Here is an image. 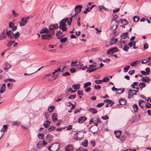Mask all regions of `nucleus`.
I'll list each match as a JSON object with an SVG mask.
<instances>
[{
    "label": "nucleus",
    "instance_id": "obj_11",
    "mask_svg": "<svg viewBox=\"0 0 151 151\" xmlns=\"http://www.w3.org/2000/svg\"><path fill=\"white\" fill-rule=\"evenodd\" d=\"M53 136L50 134H47L45 137V139L48 142H50L52 140Z\"/></svg>",
    "mask_w": 151,
    "mask_h": 151
},
{
    "label": "nucleus",
    "instance_id": "obj_1",
    "mask_svg": "<svg viewBox=\"0 0 151 151\" xmlns=\"http://www.w3.org/2000/svg\"><path fill=\"white\" fill-rule=\"evenodd\" d=\"M72 22V17H70L69 19L68 17L63 19L60 21L58 28L63 32L66 31L67 29V28L66 27V22H67L68 25H70Z\"/></svg>",
    "mask_w": 151,
    "mask_h": 151
},
{
    "label": "nucleus",
    "instance_id": "obj_7",
    "mask_svg": "<svg viewBox=\"0 0 151 151\" xmlns=\"http://www.w3.org/2000/svg\"><path fill=\"white\" fill-rule=\"evenodd\" d=\"M98 126H93L91 127L90 130L92 133L95 134L98 131Z\"/></svg>",
    "mask_w": 151,
    "mask_h": 151
},
{
    "label": "nucleus",
    "instance_id": "obj_58",
    "mask_svg": "<svg viewBox=\"0 0 151 151\" xmlns=\"http://www.w3.org/2000/svg\"><path fill=\"white\" fill-rule=\"evenodd\" d=\"M85 88V91L87 92H89L91 89V88L90 87H86Z\"/></svg>",
    "mask_w": 151,
    "mask_h": 151
},
{
    "label": "nucleus",
    "instance_id": "obj_30",
    "mask_svg": "<svg viewBox=\"0 0 151 151\" xmlns=\"http://www.w3.org/2000/svg\"><path fill=\"white\" fill-rule=\"evenodd\" d=\"M133 110L135 112H136L138 109V107L137 105L134 104L133 105Z\"/></svg>",
    "mask_w": 151,
    "mask_h": 151
},
{
    "label": "nucleus",
    "instance_id": "obj_24",
    "mask_svg": "<svg viewBox=\"0 0 151 151\" xmlns=\"http://www.w3.org/2000/svg\"><path fill=\"white\" fill-rule=\"evenodd\" d=\"M88 111L92 114H95L97 113V111L94 108H91L88 109Z\"/></svg>",
    "mask_w": 151,
    "mask_h": 151
},
{
    "label": "nucleus",
    "instance_id": "obj_2",
    "mask_svg": "<svg viewBox=\"0 0 151 151\" xmlns=\"http://www.w3.org/2000/svg\"><path fill=\"white\" fill-rule=\"evenodd\" d=\"M55 33L54 31H50L49 29H48L47 27H45L42 29L40 32V33L42 34L43 33H50L52 35H53Z\"/></svg>",
    "mask_w": 151,
    "mask_h": 151
},
{
    "label": "nucleus",
    "instance_id": "obj_36",
    "mask_svg": "<svg viewBox=\"0 0 151 151\" xmlns=\"http://www.w3.org/2000/svg\"><path fill=\"white\" fill-rule=\"evenodd\" d=\"M129 48V47L128 45L127 44H126L124 45V47L123 48V50L125 51H128Z\"/></svg>",
    "mask_w": 151,
    "mask_h": 151
},
{
    "label": "nucleus",
    "instance_id": "obj_23",
    "mask_svg": "<svg viewBox=\"0 0 151 151\" xmlns=\"http://www.w3.org/2000/svg\"><path fill=\"white\" fill-rule=\"evenodd\" d=\"M11 66L8 63H5V67L4 68V70H8L9 68H11Z\"/></svg>",
    "mask_w": 151,
    "mask_h": 151
},
{
    "label": "nucleus",
    "instance_id": "obj_49",
    "mask_svg": "<svg viewBox=\"0 0 151 151\" xmlns=\"http://www.w3.org/2000/svg\"><path fill=\"white\" fill-rule=\"evenodd\" d=\"M104 102L108 104H111L112 102V101L110 99H106L104 100Z\"/></svg>",
    "mask_w": 151,
    "mask_h": 151
},
{
    "label": "nucleus",
    "instance_id": "obj_32",
    "mask_svg": "<svg viewBox=\"0 0 151 151\" xmlns=\"http://www.w3.org/2000/svg\"><path fill=\"white\" fill-rule=\"evenodd\" d=\"M12 14L13 16L14 17H17L19 15V14L17 13L14 10H12Z\"/></svg>",
    "mask_w": 151,
    "mask_h": 151
},
{
    "label": "nucleus",
    "instance_id": "obj_53",
    "mask_svg": "<svg viewBox=\"0 0 151 151\" xmlns=\"http://www.w3.org/2000/svg\"><path fill=\"white\" fill-rule=\"evenodd\" d=\"M76 95H71L68 97V99H75L76 98Z\"/></svg>",
    "mask_w": 151,
    "mask_h": 151
},
{
    "label": "nucleus",
    "instance_id": "obj_26",
    "mask_svg": "<svg viewBox=\"0 0 151 151\" xmlns=\"http://www.w3.org/2000/svg\"><path fill=\"white\" fill-rule=\"evenodd\" d=\"M99 10L101 11H102V9H104L106 11H108V9L105 7L103 6H98Z\"/></svg>",
    "mask_w": 151,
    "mask_h": 151
},
{
    "label": "nucleus",
    "instance_id": "obj_51",
    "mask_svg": "<svg viewBox=\"0 0 151 151\" xmlns=\"http://www.w3.org/2000/svg\"><path fill=\"white\" fill-rule=\"evenodd\" d=\"M55 128H56L55 127L53 126H51L48 129V131L49 132H50L54 130Z\"/></svg>",
    "mask_w": 151,
    "mask_h": 151
},
{
    "label": "nucleus",
    "instance_id": "obj_17",
    "mask_svg": "<svg viewBox=\"0 0 151 151\" xmlns=\"http://www.w3.org/2000/svg\"><path fill=\"white\" fill-rule=\"evenodd\" d=\"M141 80L144 82L146 83L149 82L150 80V78L148 77H145L144 78H142Z\"/></svg>",
    "mask_w": 151,
    "mask_h": 151
},
{
    "label": "nucleus",
    "instance_id": "obj_55",
    "mask_svg": "<svg viewBox=\"0 0 151 151\" xmlns=\"http://www.w3.org/2000/svg\"><path fill=\"white\" fill-rule=\"evenodd\" d=\"M78 66V67L80 68L81 69L83 70L85 69V66H83V65H81V64H79Z\"/></svg>",
    "mask_w": 151,
    "mask_h": 151
},
{
    "label": "nucleus",
    "instance_id": "obj_6",
    "mask_svg": "<svg viewBox=\"0 0 151 151\" xmlns=\"http://www.w3.org/2000/svg\"><path fill=\"white\" fill-rule=\"evenodd\" d=\"M50 34H43L41 35V37L43 40H50L51 39L52 36Z\"/></svg>",
    "mask_w": 151,
    "mask_h": 151
},
{
    "label": "nucleus",
    "instance_id": "obj_52",
    "mask_svg": "<svg viewBox=\"0 0 151 151\" xmlns=\"http://www.w3.org/2000/svg\"><path fill=\"white\" fill-rule=\"evenodd\" d=\"M45 116L47 120H48L50 116V115L48 113L46 112L45 113Z\"/></svg>",
    "mask_w": 151,
    "mask_h": 151
},
{
    "label": "nucleus",
    "instance_id": "obj_29",
    "mask_svg": "<svg viewBox=\"0 0 151 151\" xmlns=\"http://www.w3.org/2000/svg\"><path fill=\"white\" fill-rule=\"evenodd\" d=\"M55 109V106H50L48 108V110L50 112L53 111Z\"/></svg>",
    "mask_w": 151,
    "mask_h": 151
},
{
    "label": "nucleus",
    "instance_id": "obj_46",
    "mask_svg": "<svg viewBox=\"0 0 151 151\" xmlns=\"http://www.w3.org/2000/svg\"><path fill=\"white\" fill-rule=\"evenodd\" d=\"M151 104L149 102L146 103L145 105V107L147 108H150L151 107Z\"/></svg>",
    "mask_w": 151,
    "mask_h": 151
},
{
    "label": "nucleus",
    "instance_id": "obj_60",
    "mask_svg": "<svg viewBox=\"0 0 151 151\" xmlns=\"http://www.w3.org/2000/svg\"><path fill=\"white\" fill-rule=\"evenodd\" d=\"M61 71V69L60 68H59L57 70H55V71L52 73L53 75L55 74L58 72H60Z\"/></svg>",
    "mask_w": 151,
    "mask_h": 151
},
{
    "label": "nucleus",
    "instance_id": "obj_35",
    "mask_svg": "<svg viewBox=\"0 0 151 151\" xmlns=\"http://www.w3.org/2000/svg\"><path fill=\"white\" fill-rule=\"evenodd\" d=\"M139 87H140L141 90H142V88H144L145 86V84L144 83H140L139 85Z\"/></svg>",
    "mask_w": 151,
    "mask_h": 151
},
{
    "label": "nucleus",
    "instance_id": "obj_47",
    "mask_svg": "<svg viewBox=\"0 0 151 151\" xmlns=\"http://www.w3.org/2000/svg\"><path fill=\"white\" fill-rule=\"evenodd\" d=\"M120 21H121V23L125 24H126L127 23V21L125 19H121Z\"/></svg>",
    "mask_w": 151,
    "mask_h": 151
},
{
    "label": "nucleus",
    "instance_id": "obj_18",
    "mask_svg": "<svg viewBox=\"0 0 151 151\" xmlns=\"http://www.w3.org/2000/svg\"><path fill=\"white\" fill-rule=\"evenodd\" d=\"M119 102L120 104L123 105L126 104L127 101L124 99L122 98L119 100Z\"/></svg>",
    "mask_w": 151,
    "mask_h": 151
},
{
    "label": "nucleus",
    "instance_id": "obj_10",
    "mask_svg": "<svg viewBox=\"0 0 151 151\" xmlns=\"http://www.w3.org/2000/svg\"><path fill=\"white\" fill-rule=\"evenodd\" d=\"M134 91H135L134 90H132L130 89L129 90L128 92V98L130 99L132 98L134 95H135Z\"/></svg>",
    "mask_w": 151,
    "mask_h": 151
},
{
    "label": "nucleus",
    "instance_id": "obj_42",
    "mask_svg": "<svg viewBox=\"0 0 151 151\" xmlns=\"http://www.w3.org/2000/svg\"><path fill=\"white\" fill-rule=\"evenodd\" d=\"M102 80L103 82H108L109 81V79L108 77H105Z\"/></svg>",
    "mask_w": 151,
    "mask_h": 151
},
{
    "label": "nucleus",
    "instance_id": "obj_44",
    "mask_svg": "<svg viewBox=\"0 0 151 151\" xmlns=\"http://www.w3.org/2000/svg\"><path fill=\"white\" fill-rule=\"evenodd\" d=\"M130 66L129 65H127L126 66V67L125 68H124V72L126 73L127 72L128 70L129 69V68H130Z\"/></svg>",
    "mask_w": 151,
    "mask_h": 151
},
{
    "label": "nucleus",
    "instance_id": "obj_57",
    "mask_svg": "<svg viewBox=\"0 0 151 151\" xmlns=\"http://www.w3.org/2000/svg\"><path fill=\"white\" fill-rule=\"evenodd\" d=\"M144 102V101L142 100H139L138 101L139 106L142 109H143V106L141 105V103Z\"/></svg>",
    "mask_w": 151,
    "mask_h": 151
},
{
    "label": "nucleus",
    "instance_id": "obj_25",
    "mask_svg": "<svg viewBox=\"0 0 151 151\" xmlns=\"http://www.w3.org/2000/svg\"><path fill=\"white\" fill-rule=\"evenodd\" d=\"M140 63V61L139 60H136L135 61L130 63V65L132 66H135Z\"/></svg>",
    "mask_w": 151,
    "mask_h": 151
},
{
    "label": "nucleus",
    "instance_id": "obj_12",
    "mask_svg": "<svg viewBox=\"0 0 151 151\" xmlns=\"http://www.w3.org/2000/svg\"><path fill=\"white\" fill-rule=\"evenodd\" d=\"M111 90L113 91H117L119 90H122L121 91V92L120 93L119 92H117L116 93L117 94H121L124 91V88H122V89H118L116 88L114 86L112 88Z\"/></svg>",
    "mask_w": 151,
    "mask_h": 151
},
{
    "label": "nucleus",
    "instance_id": "obj_50",
    "mask_svg": "<svg viewBox=\"0 0 151 151\" xmlns=\"http://www.w3.org/2000/svg\"><path fill=\"white\" fill-rule=\"evenodd\" d=\"M90 7H88L85 10L83 11V13L84 14H86L88 12H90Z\"/></svg>",
    "mask_w": 151,
    "mask_h": 151
},
{
    "label": "nucleus",
    "instance_id": "obj_43",
    "mask_svg": "<svg viewBox=\"0 0 151 151\" xmlns=\"http://www.w3.org/2000/svg\"><path fill=\"white\" fill-rule=\"evenodd\" d=\"M63 96L62 95H61L58 97V99L56 100L55 101L56 102H58L61 101L63 99Z\"/></svg>",
    "mask_w": 151,
    "mask_h": 151
},
{
    "label": "nucleus",
    "instance_id": "obj_16",
    "mask_svg": "<svg viewBox=\"0 0 151 151\" xmlns=\"http://www.w3.org/2000/svg\"><path fill=\"white\" fill-rule=\"evenodd\" d=\"M114 133L117 138L119 139L120 137V135L122 132L120 130L115 131Z\"/></svg>",
    "mask_w": 151,
    "mask_h": 151
},
{
    "label": "nucleus",
    "instance_id": "obj_56",
    "mask_svg": "<svg viewBox=\"0 0 151 151\" xmlns=\"http://www.w3.org/2000/svg\"><path fill=\"white\" fill-rule=\"evenodd\" d=\"M7 86L8 88L9 89H11L12 88L13 84H12L11 85L10 83H8L7 84Z\"/></svg>",
    "mask_w": 151,
    "mask_h": 151
},
{
    "label": "nucleus",
    "instance_id": "obj_3",
    "mask_svg": "<svg viewBox=\"0 0 151 151\" xmlns=\"http://www.w3.org/2000/svg\"><path fill=\"white\" fill-rule=\"evenodd\" d=\"M29 19V17L22 18L21 22H19L20 25L23 26L26 25L28 22V19Z\"/></svg>",
    "mask_w": 151,
    "mask_h": 151
},
{
    "label": "nucleus",
    "instance_id": "obj_59",
    "mask_svg": "<svg viewBox=\"0 0 151 151\" xmlns=\"http://www.w3.org/2000/svg\"><path fill=\"white\" fill-rule=\"evenodd\" d=\"M120 140L121 141H124L126 139V137L125 135L122 136L120 137Z\"/></svg>",
    "mask_w": 151,
    "mask_h": 151
},
{
    "label": "nucleus",
    "instance_id": "obj_15",
    "mask_svg": "<svg viewBox=\"0 0 151 151\" xmlns=\"http://www.w3.org/2000/svg\"><path fill=\"white\" fill-rule=\"evenodd\" d=\"M87 118L85 116H81L78 119V122L79 123H82L85 121Z\"/></svg>",
    "mask_w": 151,
    "mask_h": 151
},
{
    "label": "nucleus",
    "instance_id": "obj_20",
    "mask_svg": "<svg viewBox=\"0 0 151 151\" xmlns=\"http://www.w3.org/2000/svg\"><path fill=\"white\" fill-rule=\"evenodd\" d=\"M6 35L8 36V37L10 39H12L13 38V36L11 34L10 32L11 31L9 30V31H7V30H6Z\"/></svg>",
    "mask_w": 151,
    "mask_h": 151
},
{
    "label": "nucleus",
    "instance_id": "obj_5",
    "mask_svg": "<svg viewBox=\"0 0 151 151\" xmlns=\"http://www.w3.org/2000/svg\"><path fill=\"white\" fill-rule=\"evenodd\" d=\"M118 48L116 47L112 48L109 49L106 52L108 54H110L111 53H114L118 51Z\"/></svg>",
    "mask_w": 151,
    "mask_h": 151
},
{
    "label": "nucleus",
    "instance_id": "obj_13",
    "mask_svg": "<svg viewBox=\"0 0 151 151\" xmlns=\"http://www.w3.org/2000/svg\"><path fill=\"white\" fill-rule=\"evenodd\" d=\"M58 115L56 113H54L52 116V121L54 122H56L58 120Z\"/></svg>",
    "mask_w": 151,
    "mask_h": 151
},
{
    "label": "nucleus",
    "instance_id": "obj_40",
    "mask_svg": "<svg viewBox=\"0 0 151 151\" xmlns=\"http://www.w3.org/2000/svg\"><path fill=\"white\" fill-rule=\"evenodd\" d=\"M139 17L137 16H135L133 17V19L134 22H137L139 20Z\"/></svg>",
    "mask_w": 151,
    "mask_h": 151
},
{
    "label": "nucleus",
    "instance_id": "obj_34",
    "mask_svg": "<svg viewBox=\"0 0 151 151\" xmlns=\"http://www.w3.org/2000/svg\"><path fill=\"white\" fill-rule=\"evenodd\" d=\"M82 145L86 147L88 145V141L87 140L85 139L81 143Z\"/></svg>",
    "mask_w": 151,
    "mask_h": 151
},
{
    "label": "nucleus",
    "instance_id": "obj_8",
    "mask_svg": "<svg viewBox=\"0 0 151 151\" xmlns=\"http://www.w3.org/2000/svg\"><path fill=\"white\" fill-rule=\"evenodd\" d=\"M83 6L81 5H77L75 7V12L76 13H79L81 10Z\"/></svg>",
    "mask_w": 151,
    "mask_h": 151
},
{
    "label": "nucleus",
    "instance_id": "obj_38",
    "mask_svg": "<svg viewBox=\"0 0 151 151\" xmlns=\"http://www.w3.org/2000/svg\"><path fill=\"white\" fill-rule=\"evenodd\" d=\"M118 26V25L114 24L111 26L110 29L111 30H115L117 28Z\"/></svg>",
    "mask_w": 151,
    "mask_h": 151
},
{
    "label": "nucleus",
    "instance_id": "obj_31",
    "mask_svg": "<svg viewBox=\"0 0 151 151\" xmlns=\"http://www.w3.org/2000/svg\"><path fill=\"white\" fill-rule=\"evenodd\" d=\"M44 135L43 133H40L38 134V137L40 139H44Z\"/></svg>",
    "mask_w": 151,
    "mask_h": 151
},
{
    "label": "nucleus",
    "instance_id": "obj_33",
    "mask_svg": "<svg viewBox=\"0 0 151 151\" xmlns=\"http://www.w3.org/2000/svg\"><path fill=\"white\" fill-rule=\"evenodd\" d=\"M37 146L39 148H40L42 146H43L42 142L41 141L39 142L37 144Z\"/></svg>",
    "mask_w": 151,
    "mask_h": 151
},
{
    "label": "nucleus",
    "instance_id": "obj_28",
    "mask_svg": "<svg viewBox=\"0 0 151 151\" xmlns=\"http://www.w3.org/2000/svg\"><path fill=\"white\" fill-rule=\"evenodd\" d=\"M72 87L73 89L77 90L80 88V86L79 84H75L73 85Z\"/></svg>",
    "mask_w": 151,
    "mask_h": 151
},
{
    "label": "nucleus",
    "instance_id": "obj_54",
    "mask_svg": "<svg viewBox=\"0 0 151 151\" xmlns=\"http://www.w3.org/2000/svg\"><path fill=\"white\" fill-rule=\"evenodd\" d=\"M96 84H101L102 82V80H96L94 81Z\"/></svg>",
    "mask_w": 151,
    "mask_h": 151
},
{
    "label": "nucleus",
    "instance_id": "obj_48",
    "mask_svg": "<svg viewBox=\"0 0 151 151\" xmlns=\"http://www.w3.org/2000/svg\"><path fill=\"white\" fill-rule=\"evenodd\" d=\"M94 87V89H100L101 88V86L100 85H95Z\"/></svg>",
    "mask_w": 151,
    "mask_h": 151
},
{
    "label": "nucleus",
    "instance_id": "obj_37",
    "mask_svg": "<svg viewBox=\"0 0 151 151\" xmlns=\"http://www.w3.org/2000/svg\"><path fill=\"white\" fill-rule=\"evenodd\" d=\"M91 84V83L90 82H87L84 84L83 87L84 88H86L88 86H90Z\"/></svg>",
    "mask_w": 151,
    "mask_h": 151
},
{
    "label": "nucleus",
    "instance_id": "obj_64",
    "mask_svg": "<svg viewBox=\"0 0 151 151\" xmlns=\"http://www.w3.org/2000/svg\"><path fill=\"white\" fill-rule=\"evenodd\" d=\"M77 22L78 26V27H80L81 25L80 24V18L79 17L78 19L77 20Z\"/></svg>",
    "mask_w": 151,
    "mask_h": 151
},
{
    "label": "nucleus",
    "instance_id": "obj_41",
    "mask_svg": "<svg viewBox=\"0 0 151 151\" xmlns=\"http://www.w3.org/2000/svg\"><path fill=\"white\" fill-rule=\"evenodd\" d=\"M19 35V32H17L14 34V35L13 36V38H14L15 39H16L17 37H18Z\"/></svg>",
    "mask_w": 151,
    "mask_h": 151
},
{
    "label": "nucleus",
    "instance_id": "obj_63",
    "mask_svg": "<svg viewBox=\"0 0 151 151\" xmlns=\"http://www.w3.org/2000/svg\"><path fill=\"white\" fill-rule=\"evenodd\" d=\"M145 71H146V72L147 73L148 75H149L150 72V69L149 68H146L145 69Z\"/></svg>",
    "mask_w": 151,
    "mask_h": 151
},
{
    "label": "nucleus",
    "instance_id": "obj_19",
    "mask_svg": "<svg viewBox=\"0 0 151 151\" xmlns=\"http://www.w3.org/2000/svg\"><path fill=\"white\" fill-rule=\"evenodd\" d=\"M50 122L48 120H46V121L44 122L43 125L45 127L47 128L50 126Z\"/></svg>",
    "mask_w": 151,
    "mask_h": 151
},
{
    "label": "nucleus",
    "instance_id": "obj_62",
    "mask_svg": "<svg viewBox=\"0 0 151 151\" xmlns=\"http://www.w3.org/2000/svg\"><path fill=\"white\" fill-rule=\"evenodd\" d=\"M6 36H3L1 35H0V40H2L3 39H6Z\"/></svg>",
    "mask_w": 151,
    "mask_h": 151
},
{
    "label": "nucleus",
    "instance_id": "obj_14",
    "mask_svg": "<svg viewBox=\"0 0 151 151\" xmlns=\"http://www.w3.org/2000/svg\"><path fill=\"white\" fill-rule=\"evenodd\" d=\"M73 150V147L72 145H68L65 148L66 151H72Z\"/></svg>",
    "mask_w": 151,
    "mask_h": 151
},
{
    "label": "nucleus",
    "instance_id": "obj_4",
    "mask_svg": "<svg viewBox=\"0 0 151 151\" xmlns=\"http://www.w3.org/2000/svg\"><path fill=\"white\" fill-rule=\"evenodd\" d=\"M58 28V24H51L49 26V30L50 31H54V29H56Z\"/></svg>",
    "mask_w": 151,
    "mask_h": 151
},
{
    "label": "nucleus",
    "instance_id": "obj_45",
    "mask_svg": "<svg viewBox=\"0 0 151 151\" xmlns=\"http://www.w3.org/2000/svg\"><path fill=\"white\" fill-rule=\"evenodd\" d=\"M8 124H5L3 126V129L4 130V131L6 132L8 129Z\"/></svg>",
    "mask_w": 151,
    "mask_h": 151
},
{
    "label": "nucleus",
    "instance_id": "obj_27",
    "mask_svg": "<svg viewBox=\"0 0 151 151\" xmlns=\"http://www.w3.org/2000/svg\"><path fill=\"white\" fill-rule=\"evenodd\" d=\"M6 87V85L5 84H3L2 85L0 91V93H2L4 92L5 91V88Z\"/></svg>",
    "mask_w": 151,
    "mask_h": 151
},
{
    "label": "nucleus",
    "instance_id": "obj_9",
    "mask_svg": "<svg viewBox=\"0 0 151 151\" xmlns=\"http://www.w3.org/2000/svg\"><path fill=\"white\" fill-rule=\"evenodd\" d=\"M59 145L58 143H56L52 145L51 151H56L58 149Z\"/></svg>",
    "mask_w": 151,
    "mask_h": 151
},
{
    "label": "nucleus",
    "instance_id": "obj_22",
    "mask_svg": "<svg viewBox=\"0 0 151 151\" xmlns=\"http://www.w3.org/2000/svg\"><path fill=\"white\" fill-rule=\"evenodd\" d=\"M58 38L60 40V42L61 43H65L67 40V38L66 37L61 38L60 37H58Z\"/></svg>",
    "mask_w": 151,
    "mask_h": 151
},
{
    "label": "nucleus",
    "instance_id": "obj_39",
    "mask_svg": "<svg viewBox=\"0 0 151 151\" xmlns=\"http://www.w3.org/2000/svg\"><path fill=\"white\" fill-rule=\"evenodd\" d=\"M15 41H10L8 43L7 46L8 47H10L15 42Z\"/></svg>",
    "mask_w": 151,
    "mask_h": 151
},
{
    "label": "nucleus",
    "instance_id": "obj_61",
    "mask_svg": "<svg viewBox=\"0 0 151 151\" xmlns=\"http://www.w3.org/2000/svg\"><path fill=\"white\" fill-rule=\"evenodd\" d=\"M104 104V103H100L98 104V105H96V107H101L103 106Z\"/></svg>",
    "mask_w": 151,
    "mask_h": 151
},
{
    "label": "nucleus",
    "instance_id": "obj_21",
    "mask_svg": "<svg viewBox=\"0 0 151 151\" xmlns=\"http://www.w3.org/2000/svg\"><path fill=\"white\" fill-rule=\"evenodd\" d=\"M128 33L127 32L122 33L121 35V37L122 39H125L127 37Z\"/></svg>",
    "mask_w": 151,
    "mask_h": 151
}]
</instances>
